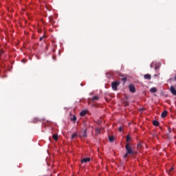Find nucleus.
<instances>
[{"instance_id": "1", "label": "nucleus", "mask_w": 176, "mask_h": 176, "mask_svg": "<svg viewBox=\"0 0 176 176\" xmlns=\"http://www.w3.org/2000/svg\"><path fill=\"white\" fill-rule=\"evenodd\" d=\"M125 149L126 151V153H129V155H134V151H133V148H131L130 143L126 144Z\"/></svg>"}, {"instance_id": "2", "label": "nucleus", "mask_w": 176, "mask_h": 176, "mask_svg": "<svg viewBox=\"0 0 176 176\" xmlns=\"http://www.w3.org/2000/svg\"><path fill=\"white\" fill-rule=\"evenodd\" d=\"M98 100H100V96H95L91 99L88 98V104L91 105V107H93L91 102H96V101H98Z\"/></svg>"}, {"instance_id": "3", "label": "nucleus", "mask_w": 176, "mask_h": 176, "mask_svg": "<svg viewBox=\"0 0 176 176\" xmlns=\"http://www.w3.org/2000/svg\"><path fill=\"white\" fill-rule=\"evenodd\" d=\"M111 86L113 90H116V89H118V86H119V82L118 81H115L111 83Z\"/></svg>"}, {"instance_id": "4", "label": "nucleus", "mask_w": 176, "mask_h": 176, "mask_svg": "<svg viewBox=\"0 0 176 176\" xmlns=\"http://www.w3.org/2000/svg\"><path fill=\"white\" fill-rule=\"evenodd\" d=\"M129 89L131 93H135V87L134 86V85H129Z\"/></svg>"}, {"instance_id": "5", "label": "nucleus", "mask_w": 176, "mask_h": 176, "mask_svg": "<svg viewBox=\"0 0 176 176\" xmlns=\"http://www.w3.org/2000/svg\"><path fill=\"white\" fill-rule=\"evenodd\" d=\"M90 160H91V159L90 157H85V158H82L81 160V163H89V162H90Z\"/></svg>"}, {"instance_id": "6", "label": "nucleus", "mask_w": 176, "mask_h": 176, "mask_svg": "<svg viewBox=\"0 0 176 176\" xmlns=\"http://www.w3.org/2000/svg\"><path fill=\"white\" fill-rule=\"evenodd\" d=\"M170 91L173 96H176V89L174 87H170Z\"/></svg>"}, {"instance_id": "7", "label": "nucleus", "mask_w": 176, "mask_h": 176, "mask_svg": "<svg viewBox=\"0 0 176 176\" xmlns=\"http://www.w3.org/2000/svg\"><path fill=\"white\" fill-rule=\"evenodd\" d=\"M144 79H147L148 80H151L152 76H151V74H145L144 76Z\"/></svg>"}, {"instance_id": "8", "label": "nucleus", "mask_w": 176, "mask_h": 176, "mask_svg": "<svg viewBox=\"0 0 176 176\" xmlns=\"http://www.w3.org/2000/svg\"><path fill=\"white\" fill-rule=\"evenodd\" d=\"M153 124L154 126H155L156 127H157V126H159V124H160L157 120H153Z\"/></svg>"}, {"instance_id": "9", "label": "nucleus", "mask_w": 176, "mask_h": 176, "mask_svg": "<svg viewBox=\"0 0 176 176\" xmlns=\"http://www.w3.org/2000/svg\"><path fill=\"white\" fill-rule=\"evenodd\" d=\"M167 111H164L161 114L162 118H166V116H167Z\"/></svg>"}, {"instance_id": "10", "label": "nucleus", "mask_w": 176, "mask_h": 176, "mask_svg": "<svg viewBox=\"0 0 176 176\" xmlns=\"http://www.w3.org/2000/svg\"><path fill=\"white\" fill-rule=\"evenodd\" d=\"M150 91L151 93H156V91H157V89H156V87H152L150 89Z\"/></svg>"}, {"instance_id": "11", "label": "nucleus", "mask_w": 176, "mask_h": 176, "mask_svg": "<svg viewBox=\"0 0 176 176\" xmlns=\"http://www.w3.org/2000/svg\"><path fill=\"white\" fill-rule=\"evenodd\" d=\"M71 122H73L74 123H76V116H74L73 118H70Z\"/></svg>"}, {"instance_id": "12", "label": "nucleus", "mask_w": 176, "mask_h": 176, "mask_svg": "<svg viewBox=\"0 0 176 176\" xmlns=\"http://www.w3.org/2000/svg\"><path fill=\"white\" fill-rule=\"evenodd\" d=\"M86 113H87V111H82L80 113V116H85Z\"/></svg>"}, {"instance_id": "13", "label": "nucleus", "mask_w": 176, "mask_h": 176, "mask_svg": "<svg viewBox=\"0 0 176 176\" xmlns=\"http://www.w3.org/2000/svg\"><path fill=\"white\" fill-rule=\"evenodd\" d=\"M160 68V63H155V69H159Z\"/></svg>"}, {"instance_id": "14", "label": "nucleus", "mask_w": 176, "mask_h": 176, "mask_svg": "<svg viewBox=\"0 0 176 176\" xmlns=\"http://www.w3.org/2000/svg\"><path fill=\"white\" fill-rule=\"evenodd\" d=\"M76 137H78V133H73L72 135V140L76 138Z\"/></svg>"}, {"instance_id": "15", "label": "nucleus", "mask_w": 176, "mask_h": 176, "mask_svg": "<svg viewBox=\"0 0 176 176\" xmlns=\"http://www.w3.org/2000/svg\"><path fill=\"white\" fill-rule=\"evenodd\" d=\"M52 138H54L55 140V141H57L58 140V135L54 134L52 135Z\"/></svg>"}, {"instance_id": "16", "label": "nucleus", "mask_w": 176, "mask_h": 176, "mask_svg": "<svg viewBox=\"0 0 176 176\" xmlns=\"http://www.w3.org/2000/svg\"><path fill=\"white\" fill-rule=\"evenodd\" d=\"M109 140L110 142H113L114 138H113V136H109Z\"/></svg>"}, {"instance_id": "17", "label": "nucleus", "mask_w": 176, "mask_h": 176, "mask_svg": "<svg viewBox=\"0 0 176 176\" xmlns=\"http://www.w3.org/2000/svg\"><path fill=\"white\" fill-rule=\"evenodd\" d=\"M87 131L85 130V131L83 132L82 137H85V138L87 137V134L86 133Z\"/></svg>"}, {"instance_id": "18", "label": "nucleus", "mask_w": 176, "mask_h": 176, "mask_svg": "<svg viewBox=\"0 0 176 176\" xmlns=\"http://www.w3.org/2000/svg\"><path fill=\"white\" fill-rule=\"evenodd\" d=\"M130 140H131V138L129 135L126 136V142H129V141H130Z\"/></svg>"}, {"instance_id": "19", "label": "nucleus", "mask_w": 176, "mask_h": 176, "mask_svg": "<svg viewBox=\"0 0 176 176\" xmlns=\"http://www.w3.org/2000/svg\"><path fill=\"white\" fill-rule=\"evenodd\" d=\"M100 129L97 128V129H96V132L97 133V134H100Z\"/></svg>"}, {"instance_id": "20", "label": "nucleus", "mask_w": 176, "mask_h": 176, "mask_svg": "<svg viewBox=\"0 0 176 176\" xmlns=\"http://www.w3.org/2000/svg\"><path fill=\"white\" fill-rule=\"evenodd\" d=\"M121 80H122L125 83L126 80H127V78H122Z\"/></svg>"}, {"instance_id": "21", "label": "nucleus", "mask_w": 176, "mask_h": 176, "mask_svg": "<svg viewBox=\"0 0 176 176\" xmlns=\"http://www.w3.org/2000/svg\"><path fill=\"white\" fill-rule=\"evenodd\" d=\"M50 23H51L52 24H53V23H54V22L53 21V18H50Z\"/></svg>"}, {"instance_id": "22", "label": "nucleus", "mask_w": 176, "mask_h": 176, "mask_svg": "<svg viewBox=\"0 0 176 176\" xmlns=\"http://www.w3.org/2000/svg\"><path fill=\"white\" fill-rule=\"evenodd\" d=\"M128 155H129V153H126L124 155V159H126V157H127Z\"/></svg>"}, {"instance_id": "23", "label": "nucleus", "mask_w": 176, "mask_h": 176, "mask_svg": "<svg viewBox=\"0 0 176 176\" xmlns=\"http://www.w3.org/2000/svg\"><path fill=\"white\" fill-rule=\"evenodd\" d=\"M169 171H170V172H171V171H174V167L170 168V170H169Z\"/></svg>"}, {"instance_id": "24", "label": "nucleus", "mask_w": 176, "mask_h": 176, "mask_svg": "<svg viewBox=\"0 0 176 176\" xmlns=\"http://www.w3.org/2000/svg\"><path fill=\"white\" fill-rule=\"evenodd\" d=\"M122 126H120V128H119V131H122Z\"/></svg>"}, {"instance_id": "25", "label": "nucleus", "mask_w": 176, "mask_h": 176, "mask_svg": "<svg viewBox=\"0 0 176 176\" xmlns=\"http://www.w3.org/2000/svg\"><path fill=\"white\" fill-rule=\"evenodd\" d=\"M151 68H153V63L151 64Z\"/></svg>"}, {"instance_id": "26", "label": "nucleus", "mask_w": 176, "mask_h": 176, "mask_svg": "<svg viewBox=\"0 0 176 176\" xmlns=\"http://www.w3.org/2000/svg\"><path fill=\"white\" fill-rule=\"evenodd\" d=\"M43 37H40V41H43Z\"/></svg>"}, {"instance_id": "27", "label": "nucleus", "mask_w": 176, "mask_h": 176, "mask_svg": "<svg viewBox=\"0 0 176 176\" xmlns=\"http://www.w3.org/2000/svg\"><path fill=\"white\" fill-rule=\"evenodd\" d=\"M140 111H143V109H140Z\"/></svg>"}, {"instance_id": "28", "label": "nucleus", "mask_w": 176, "mask_h": 176, "mask_svg": "<svg viewBox=\"0 0 176 176\" xmlns=\"http://www.w3.org/2000/svg\"><path fill=\"white\" fill-rule=\"evenodd\" d=\"M1 53H3V50H1Z\"/></svg>"}, {"instance_id": "29", "label": "nucleus", "mask_w": 176, "mask_h": 176, "mask_svg": "<svg viewBox=\"0 0 176 176\" xmlns=\"http://www.w3.org/2000/svg\"><path fill=\"white\" fill-rule=\"evenodd\" d=\"M81 86H83V85H82V83L80 84Z\"/></svg>"}, {"instance_id": "30", "label": "nucleus", "mask_w": 176, "mask_h": 176, "mask_svg": "<svg viewBox=\"0 0 176 176\" xmlns=\"http://www.w3.org/2000/svg\"><path fill=\"white\" fill-rule=\"evenodd\" d=\"M84 111H87V109H84Z\"/></svg>"}, {"instance_id": "31", "label": "nucleus", "mask_w": 176, "mask_h": 176, "mask_svg": "<svg viewBox=\"0 0 176 176\" xmlns=\"http://www.w3.org/2000/svg\"><path fill=\"white\" fill-rule=\"evenodd\" d=\"M23 63H25V62H24V60H23Z\"/></svg>"}]
</instances>
